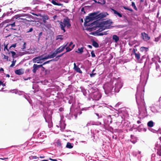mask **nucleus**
<instances>
[{"instance_id":"nucleus-61","label":"nucleus","mask_w":161,"mask_h":161,"mask_svg":"<svg viewBox=\"0 0 161 161\" xmlns=\"http://www.w3.org/2000/svg\"><path fill=\"white\" fill-rule=\"evenodd\" d=\"M65 53H63L61 54L58 55L57 56L56 58H59V57H62V56H63L64 55V54H65Z\"/></svg>"},{"instance_id":"nucleus-49","label":"nucleus","mask_w":161,"mask_h":161,"mask_svg":"<svg viewBox=\"0 0 161 161\" xmlns=\"http://www.w3.org/2000/svg\"><path fill=\"white\" fill-rule=\"evenodd\" d=\"M91 108V107H88L84 108L82 109V110L86 111V110H89V109L90 108Z\"/></svg>"},{"instance_id":"nucleus-40","label":"nucleus","mask_w":161,"mask_h":161,"mask_svg":"<svg viewBox=\"0 0 161 161\" xmlns=\"http://www.w3.org/2000/svg\"><path fill=\"white\" fill-rule=\"evenodd\" d=\"M9 92L12 93H14L16 94H17V93L18 92V90L16 89L10 90Z\"/></svg>"},{"instance_id":"nucleus-31","label":"nucleus","mask_w":161,"mask_h":161,"mask_svg":"<svg viewBox=\"0 0 161 161\" xmlns=\"http://www.w3.org/2000/svg\"><path fill=\"white\" fill-rule=\"evenodd\" d=\"M75 47V45H72V48H70L69 47V46L66 47L65 48H66V50L65 53L66 52H68L70 51L73 49Z\"/></svg>"},{"instance_id":"nucleus-64","label":"nucleus","mask_w":161,"mask_h":161,"mask_svg":"<svg viewBox=\"0 0 161 161\" xmlns=\"http://www.w3.org/2000/svg\"><path fill=\"white\" fill-rule=\"evenodd\" d=\"M119 17H122V14L118 12V13H117V14H116Z\"/></svg>"},{"instance_id":"nucleus-39","label":"nucleus","mask_w":161,"mask_h":161,"mask_svg":"<svg viewBox=\"0 0 161 161\" xmlns=\"http://www.w3.org/2000/svg\"><path fill=\"white\" fill-rule=\"evenodd\" d=\"M84 47H81L80 48H78V53H82L83 52Z\"/></svg>"},{"instance_id":"nucleus-56","label":"nucleus","mask_w":161,"mask_h":161,"mask_svg":"<svg viewBox=\"0 0 161 161\" xmlns=\"http://www.w3.org/2000/svg\"><path fill=\"white\" fill-rule=\"evenodd\" d=\"M5 22L6 23H11L12 21H13V20H11V19L10 20L7 19L5 21Z\"/></svg>"},{"instance_id":"nucleus-35","label":"nucleus","mask_w":161,"mask_h":161,"mask_svg":"<svg viewBox=\"0 0 161 161\" xmlns=\"http://www.w3.org/2000/svg\"><path fill=\"white\" fill-rule=\"evenodd\" d=\"M112 23V22L110 20H106L104 21V25H106L110 24Z\"/></svg>"},{"instance_id":"nucleus-1","label":"nucleus","mask_w":161,"mask_h":161,"mask_svg":"<svg viewBox=\"0 0 161 161\" xmlns=\"http://www.w3.org/2000/svg\"><path fill=\"white\" fill-rule=\"evenodd\" d=\"M149 70H144L142 72L139 84L137 88V92L136 94V102L139 110V114L143 118L147 115V112L144 99V87L148 79Z\"/></svg>"},{"instance_id":"nucleus-60","label":"nucleus","mask_w":161,"mask_h":161,"mask_svg":"<svg viewBox=\"0 0 161 161\" xmlns=\"http://www.w3.org/2000/svg\"><path fill=\"white\" fill-rule=\"evenodd\" d=\"M39 1L38 0H35L33 1V3L34 4H38Z\"/></svg>"},{"instance_id":"nucleus-37","label":"nucleus","mask_w":161,"mask_h":161,"mask_svg":"<svg viewBox=\"0 0 161 161\" xmlns=\"http://www.w3.org/2000/svg\"><path fill=\"white\" fill-rule=\"evenodd\" d=\"M68 43H67L66 45L61 46L59 47L62 52L65 49V47L67 46Z\"/></svg>"},{"instance_id":"nucleus-54","label":"nucleus","mask_w":161,"mask_h":161,"mask_svg":"<svg viewBox=\"0 0 161 161\" xmlns=\"http://www.w3.org/2000/svg\"><path fill=\"white\" fill-rule=\"evenodd\" d=\"M24 93V92L22 91H20L18 90V92L17 93V94H18L19 95H22Z\"/></svg>"},{"instance_id":"nucleus-25","label":"nucleus","mask_w":161,"mask_h":161,"mask_svg":"<svg viewBox=\"0 0 161 161\" xmlns=\"http://www.w3.org/2000/svg\"><path fill=\"white\" fill-rule=\"evenodd\" d=\"M80 88L81 89V91L83 93L84 95L85 96H86L87 95V91L84 88L81 87H80Z\"/></svg>"},{"instance_id":"nucleus-57","label":"nucleus","mask_w":161,"mask_h":161,"mask_svg":"<svg viewBox=\"0 0 161 161\" xmlns=\"http://www.w3.org/2000/svg\"><path fill=\"white\" fill-rule=\"evenodd\" d=\"M141 49L142 50H145V51H146L147 50V48L144 47H141Z\"/></svg>"},{"instance_id":"nucleus-38","label":"nucleus","mask_w":161,"mask_h":161,"mask_svg":"<svg viewBox=\"0 0 161 161\" xmlns=\"http://www.w3.org/2000/svg\"><path fill=\"white\" fill-rule=\"evenodd\" d=\"M56 39L57 40L60 39L61 40H62L63 39V36L62 35H59L57 36H56Z\"/></svg>"},{"instance_id":"nucleus-14","label":"nucleus","mask_w":161,"mask_h":161,"mask_svg":"<svg viewBox=\"0 0 161 161\" xmlns=\"http://www.w3.org/2000/svg\"><path fill=\"white\" fill-rule=\"evenodd\" d=\"M46 137V135L44 132L42 131L37 136H36V138L39 139L40 142H41V140L44 139Z\"/></svg>"},{"instance_id":"nucleus-63","label":"nucleus","mask_w":161,"mask_h":161,"mask_svg":"<svg viewBox=\"0 0 161 161\" xmlns=\"http://www.w3.org/2000/svg\"><path fill=\"white\" fill-rule=\"evenodd\" d=\"M96 74V73H91V74H90V76L91 77H93Z\"/></svg>"},{"instance_id":"nucleus-30","label":"nucleus","mask_w":161,"mask_h":161,"mask_svg":"<svg viewBox=\"0 0 161 161\" xmlns=\"http://www.w3.org/2000/svg\"><path fill=\"white\" fill-rule=\"evenodd\" d=\"M154 124V123L152 120H151L148 122L147 125L148 127H153Z\"/></svg>"},{"instance_id":"nucleus-17","label":"nucleus","mask_w":161,"mask_h":161,"mask_svg":"<svg viewBox=\"0 0 161 161\" xmlns=\"http://www.w3.org/2000/svg\"><path fill=\"white\" fill-rule=\"evenodd\" d=\"M15 73L17 75H20L23 74L24 71L23 69H20L15 70Z\"/></svg>"},{"instance_id":"nucleus-41","label":"nucleus","mask_w":161,"mask_h":161,"mask_svg":"<svg viewBox=\"0 0 161 161\" xmlns=\"http://www.w3.org/2000/svg\"><path fill=\"white\" fill-rule=\"evenodd\" d=\"M70 99L68 101V103L69 104H71L73 100V97H72L69 96Z\"/></svg>"},{"instance_id":"nucleus-46","label":"nucleus","mask_w":161,"mask_h":161,"mask_svg":"<svg viewBox=\"0 0 161 161\" xmlns=\"http://www.w3.org/2000/svg\"><path fill=\"white\" fill-rule=\"evenodd\" d=\"M38 158L36 156H31L29 157V158L31 160H32L33 159H36Z\"/></svg>"},{"instance_id":"nucleus-53","label":"nucleus","mask_w":161,"mask_h":161,"mask_svg":"<svg viewBox=\"0 0 161 161\" xmlns=\"http://www.w3.org/2000/svg\"><path fill=\"white\" fill-rule=\"evenodd\" d=\"M95 114L97 116L98 118H97V119H99L100 118H101L102 117V115H101V114H99L97 113H95Z\"/></svg>"},{"instance_id":"nucleus-59","label":"nucleus","mask_w":161,"mask_h":161,"mask_svg":"<svg viewBox=\"0 0 161 161\" xmlns=\"http://www.w3.org/2000/svg\"><path fill=\"white\" fill-rule=\"evenodd\" d=\"M111 10L114 12V14H117V13H118V12L116 10L113 8L111 9Z\"/></svg>"},{"instance_id":"nucleus-58","label":"nucleus","mask_w":161,"mask_h":161,"mask_svg":"<svg viewBox=\"0 0 161 161\" xmlns=\"http://www.w3.org/2000/svg\"><path fill=\"white\" fill-rule=\"evenodd\" d=\"M53 60H49V61H46L44 63H43V64H42V65H44V64H48L49 63V62L51 61H52Z\"/></svg>"},{"instance_id":"nucleus-45","label":"nucleus","mask_w":161,"mask_h":161,"mask_svg":"<svg viewBox=\"0 0 161 161\" xmlns=\"http://www.w3.org/2000/svg\"><path fill=\"white\" fill-rule=\"evenodd\" d=\"M16 45H17L16 43H15L13 44H12L9 47V49H10V50L13 49H12V47L15 48L16 47Z\"/></svg>"},{"instance_id":"nucleus-5","label":"nucleus","mask_w":161,"mask_h":161,"mask_svg":"<svg viewBox=\"0 0 161 161\" xmlns=\"http://www.w3.org/2000/svg\"><path fill=\"white\" fill-rule=\"evenodd\" d=\"M151 111L154 113H156L161 111V97L158 101L156 102L151 107Z\"/></svg>"},{"instance_id":"nucleus-33","label":"nucleus","mask_w":161,"mask_h":161,"mask_svg":"<svg viewBox=\"0 0 161 161\" xmlns=\"http://www.w3.org/2000/svg\"><path fill=\"white\" fill-rule=\"evenodd\" d=\"M92 45L94 47L96 48H97L99 47L98 44L97 42L94 41H92Z\"/></svg>"},{"instance_id":"nucleus-27","label":"nucleus","mask_w":161,"mask_h":161,"mask_svg":"<svg viewBox=\"0 0 161 161\" xmlns=\"http://www.w3.org/2000/svg\"><path fill=\"white\" fill-rule=\"evenodd\" d=\"M13 13H14V12L13 11L7 12L6 13H4L3 14V15H2V17H4L6 16H9L10 15H11Z\"/></svg>"},{"instance_id":"nucleus-48","label":"nucleus","mask_w":161,"mask_h":161,"mask_svg":"<svg viewBox=\"0 0 161 161\" xmlns=\"http://www.w3.org/2000/svg\"><path fill=\"white\" fill-rule=\"evenodd\" d=\"M8 44L4 45V51H5L6 50H7L8 53L10 51L9 50V48L8 49Z\"/></svg>"},{"instance_id":"nucleus-4","label":"nucleus","mask_w":161,"mask_h":161,"mask_svg":"<svg viewBox=\"0 0 161 161\" xmlns=\"http://www.w3.org/2000/svg\"><path fill=\"white\" fill-rule=\"evenodd\" d=\"M60 26L61 29L64 32L66 31L65 28L66 27L67 28H69L71 26L70 23V19L68 17L64 19L63 21H59Z\"/></svg>"},{"instance_id":"nucleus-62","label":"nucleus","mask_w":161,"mask_h":161,"mask_svg":"<svg viewBox=\"0 0 161 161\" xmlns=\"http://www.w3.org/2000/svg\"><path fill=\"white\" fill-rule=\"evenodd\" d=\"M161 151L157 150V154L159 156H161Z\"/></svg>"},{"instance_id":"nucleus-12","label":"nucleus","mask_w":161,"mask_h":161,"mask_svg":"<svg viewBox=\"0 0 161 161\" xmlns=\"http://www.w3.org/2000/svg\"><path fill=\"white\" fill-rule=\"evenodd\" d=\"M104 125H109L112 122V118L111 116L109 115L107 118H106L103 120Z\"/></svg>"},{"instance_id":"nucleus-20","label":"nucleus","mask_w":161,"mask_h":161,"mask_svg":"<svg viewBox=\"0 0 161 161\" xmlns=\"http://www.w3.org/2000/svg\"><path fill=\"white\" fill-rule=\"evenodd\" d=\"M112 39L115 42L117 43L119 41V38L117 35H114L112 36Z\"/></svg>"},{"instance_id":"nucleus-8","label":"nucleus","mask_w":161,"mask_h":161,"mask_svg":"<svg viewBox=\"0 0 161 161\" xmlns=\"http://www.w3.org/2000/svg\"><path fill=\"white\" fill-rule=\"evenodd\" d=\"M43 116L45 118L46 122L48 123V125L49 128L53 127V124L52 121V116L51 114L48 115L47 112L43 114Z\"/></svg>"},{"instance_id":"nucleus-15","label":"nucleus","mask_w":161,"mask_h":161,"mask_svg":"<svg viewBox=\"0 0 161 161\" xmlns=\"http://www.w3.org/2000/svg\"><path fill=\"white\" fill-rule=\"evenodd\" d=\"M142 38L145 41H147L150 39V37L148 36V35L145 32H142L141 33Z\"/></svg>"},{"instance_id":"nucleus-50","label":"nucleus","mask_w":161,"mask_h":161,"mask_svg":"<svg viewBox=\"0 0 161 161\" xmlns=\"http://www.w3.org/2000/svg\"><path fill=\"white\" fill-rule=\"evenodd\" d=\"M49 58V54L47 56H46L44 57H43L42 56V60L46 59H48Z\"/></svg>"},{"instance_id":"nucleus-52","label":"nucleus","mask_w":161,"mask_h":161,"mask_svg":"<svg viewBox=\"0 0 161 161\" xmlns=\"http://www.w3.org/2000/svg\"><path fill=\"white\" fill-rule=\"evenodd\" d=\"M56 52L57 53V54L61 52H62V51L60 50L59 48H57L56 50Z\"/></svg>"},{"instance_id":"nucleus-34","label":"nucleus","mask_w":161,"mask_h":161,"mask_svg":"<svg viewBox=\"0 0 161 161\" xmlns=\"http://www.w3.org/2000/svg\"><path fill=\"white\" fill-rule=\"evenodd\" d=\"M73 144L69 142H68L66 146V147L69 148H72L73 147Z\"/></svg>"},{"instance_id":"nucleus-3","label":"nucleus","mask_w":161,"mask_h":161,"mask_svg":"<svg viewBox=\"0 0 161 161\" xmlns=\"http://www.w3.org/2000/svg\"><path fill=\"white\" fill-rule=\"evenodd\" d=\"M89 92H90L89 94V97L92 99L93 100H99L101 97V94L99 92L97 89H91Z\"/></svg>"},{"instance_id":"nucleus-55","label":"nucleus","mask_w":161,"mask_h":161,"mask_svg":"<svg viewBox=\"0 0 161 161\" xmlns=\"http://www.w3.org/2000/svg\"><path fill=\"white\" fill-rule=\"evenodd\" d=\"M91 56L92 57H95V55L94 53V51H92L91 52Z\"/></svg>"},{"instance_id":"nucleus-26","label":"nucleus","mask_w":161,"mask_h":161,"mask_svg":"<svg viewBox=\"0 0 161 161\" xmlns=\"http://www.w3.org/2000/svg\"><path fill=\"white\" fill-rule=\"evenodd\" d=\"M57 54H58L57 53L56 51H54V52L52 53L49 54V58H54V57L56 56Z\"/></svg>"},{"instance_id":"nucleus-47","label":"nucleus","mask_w":161,"mask_h":161,"mask_svg":"<svg viewBox=\"0 0 161 161\" xmlns=\"http://www.w3.org/2000/svg\"><path fill=\"white\" fill-rule=\"evenodd\" d=\"M23 9L24 10V12H25L27 10H31V8L30 7H26L23 8Z\"/></svg>"},{"instance_id":"nucleus-13","label":"nucleus","mask_w":161,"mask_h":161,"mask_svg":"<svg viewBox=\"0 0 161 161\" xmlns=\"http://www.w3.org/2000/svg\"><path fill=\"white\" fill-rule=\"evenodd\" d=\"M15 21H12L11 22V23L8 24L6 27V28H7V29H6V30H8V29L13 30H14L16 31V28H13L14 27H15L16 26L15 25Z\"/></svg>"},{"instance_id":"nucleus-28","label":"nucleus","mask_w":161,"mask_h":161,"mask_svg":"<svg viewBox=\"0 0 161 161\" xmlns=\"http://www.w3.org/2000/svg\"><path fill=\"white\" fill-rule=\"evenodd\" d=\"M33 69L32 70L33 72V73H36L37 70L38 69V67H37V65L36 64H34L33 65Z\"/></svg>"},{"instance_id":"nucleus-10","label":"nucleus","mask_w":161,"mask_h":161,"mask_svg":"<svg viewBox=\"0 0 161 161\" xmlns=\"http://www.w3.org/2000/svg\"><path fill=\"white\" fill-rule=\"evenodd\" d=\"M72 108H70V112L68 114L67 113L65 114V116L69 119H71L74 118L76 119L77 116V114L75 112L72 111Z\"/></svg>"},{"instance_id":"nucleus-19","label":"nucleus","mask_w":161,"mask_h":161,"mask_svg":"<svg viewBox=\"0 0 161 161\" xmlns=\"http://www.w3.org/2000/svg\"><path fill=\"white\" fill-rule=\"evenodd\" d=\"M41 17L44 23H46L47 22L46 20L49 19V17L47 15H42Z\"/></svg>"},{"instance_id":"nucleus-36","label":"nucleus","mask_w":161,"mask_h":161,"mask_svg":"<svg viewBox=\"0 0 161 161\" xmlns=\"http://www.w3.org/2000/svg\"><path fill=\"white\" fill-rule=\"evenodd\" d=\"M106 28V26H105L104 25V26H101L97 31H98V32H101L102 31H103L105 30V29Z\"/></svg>"},{"instance_id":"nucleus-7","label":"nucleus","mask_w":161,"mask_h":161,"mask_svg":"<svg viewBox=\"0 0 161 161\" xmlns=\"http://www.w3.org/2000/svg\"><path fill=\"white\" fill-rule=\"evenodd\" d=\"M97 12H94L89 14L88 16H86L85 20V23H87L89 22L97 19Z\"/></svg>"},{"instance_id":"nucleus-6","label":"nucleus","mask_w":161,"mask_h":161,"mask_svg":"<svg viewBox=\"0 0 161 161\" xmlns=\"http://www.w3.org/2000/svg\"><path fill=\"white\" fill-rule=\"evenodd\" d=\"M152 63H151V64L153 66H155L156 69L157 71L160 70V66L157 62L158 61L159 63H161V56L159 57H155L153 58L152 59Z\"/></svg>"},{"instance_id":"nucleus-29","label":"nucleus","mask_w":161,"mask_h":161,"mask_svg":"<svg viewBox=\"0 0 161 161\" xmlns=\"http://www.w3.org/2000/svg\"><path fill=\"white\" fill-rule=\"evenodd\" d=\"M21 17V14H18L15 15L14 16L12 19L11 20H13V21H14L17 19L18 18H20Z\"/></svg>"},{"instance_id":"nucleus-51","label":"nucleus","mask_w":161,"mask_h":161,"mask_svg":"<svg viewBox=\"0 0 161 161\" xmlns=\"http://www.w3.org/2000/svg\"><path fill=\"white\" fill-rule=\"evenodd\" d=\"M33 30V29L32 28H30L29 30H26V32L27 33H29V32H31Z\"/></svg>"},{"instance_id":"nucleus-24","label":"nucleus","mask_w":161,"mask_h":161,"mask_svg":"<svg viewBox=\"0 0 161 161\" xmlns=\"http://www.w3.org/2000/svg\"><path fill=\"white\" fill-rule=\"evenodd\" d=\"M10 53H12V57L14 58H16L18 57L17 54L14 51H10L8 53V54H10Z\"/></svg>"},{"instance_id":"nucleus-42","label":"nucleus","mask_w":161,"mask_h":161,"mask_svg":"<svg viewBox=\"0 0 161 161\" xmlns=\"http://www.w3.org/2000/svg\"><path fill=\"white\" fill-rule=\"evenodd\" d=\"M16 61V60H14V59H13V61H12V64L10 66V67H13L15 65Z\"/></svg>"},{"instance_id":"nucleus-32","label":"nucleus","mask_w":161,"mask_h":161,"mask_svg":"<svg viewBox=\"0 0 161 161\" xmlns=\"http://www.w3.org/2000/svg\"><path fill=\"white\" fill-rule=\"evenodd\" d=\"M49 1L51 2L54 5L58 6H61L62 5V4L61 3H57L54 0H49Z\"/></svg>"},{"instance_id":"nucleus-16","label":"nucleus","mask_w":161,"mask_h":161,"mask_svg":"<svg viewBox=\"0 0 161 161\" xmlns=\"http://www.w3.org/2000/svg\"><path fill=\"white\" fill-rule=\"evenodd\" d=\"M97 20H100L106 16V15L103 13H100L98 14V12H97Z\"/></svg>"},{"instance_id":"nucleus-18","label":"nucleus","mask_w":161,"mask_h":161,"mask_svg":"<svg viewBox=\"0 0 161 161\" xmlns=\"http://www.w3.org/2000/svg\"><path fill=\"white\" fill-rule=\"evenodd\" d=\"M42 60V56L36 57L33 59V61L34 63H36L37 61H40Z\"/></svg>"},{"instance_id":"nucleus-21","label":"nucleus","mask_w":161,"mask_h":161,"mask_svg":"<svg viewBox=\"0 0 161 161\" xmlns=\"http://www.w3.org/2000/svg\"><path fill=\"white\" fill-rule=\"evenodd\" d=\"M21 17H26V18L29 19H31L32 18V16L29 14H21Z\"/></svg>"},{"instance_id":"nucleus-22","label":"nucleus","mask_w":161,"mask_h":161,"mask_svg":"<svg viewBox=\"0 0 161 161\" xmlns=\"http://www.w3.org/2000/svg\"><path fill=\"white\" fill-rule=\"evenodd\" d=\"M74 69L78 72L80 73H81L82 72L78 66H76L75 63L74 64Z\"/></svg>"},{"instance_id":"nucleus-44","label":"nucleus","mask_w":161,"mask_h":161,"mask_svg":"<svg viewBox=\"0 0 161 161\" xmlns=\"http://www.w3.org/2000/svg\"><path fill=\"white\" fill-rule=\"evenodd\" d=\"M107 34V32L104 31L102 33H98V35L99 36H103V35H106Z\"/></svg>"},{"instance_id":"nucleus-2","label":"nucleus","mask_w":161,"mask_h":161,"mask_svg":"<svg viewBox=\"0 0 161 161\" xmlns=\"http://www.w3.org/2000/svg\"><path fill=\"white\" fill-rule=\"evenodd\" d=\"M123 86V82L120 78L114 80L113 81L111 80L109 83L104 84L103 88L105 93L107 95L113 94L115 92H118L120 89Z\"/></svg>"},{"instance_id":"nucleus-23","label":"nucleus","mask_w":161,"mask_h":161,"mask_svg":"<svg viewBox=\"0 0 161 161\" xmlns=\"http://www.w3.org/2000/svg\"><path fill=\"white\" fill-rule=\"evenodd\" d=\"M133 51L134 52V54L135 55L136 58L138 60H139V59L140 58V53H135V49H133Z\"/></svg>"},{"instance_id":"nucleus-43","label":"nucleus","mask_w":161,"mask_h":161,"mask_svg":"<svg viewBox=\"0 0 161 161\" xmlns=\"http://www.w3.org/2000/svg\"><path fill=\"white\" fill-rule=\"evenodd\" d=\"M131 6L135 10H137V8L136 7V6L135 5V3L134 2H132L131 3Z\"/></svg>"},{"instance_id":"nucleus-11","label":"nucleus","mask_w":161,"mask_h":161,"mask_svg":"<svg viewBox=\"0 0 161 161\" xmlns=\"http://www.w3.org/2000/svg\"><path fill=\"white\" fill-rule=\"evenodd\" d=\"M66 125L64 123V122L63 120H61L60 121L59 125H56V127L59 129V130H61L62 131H63L65 129Z\"/></svg>"},{"instance_id":"nucleus-9","label":"nucleus","mask_w":161,"mask_h":161,"mask_svg":"<svg viewBox=\"0 0 161 161\" xmlns=\"http://www.w3.org/2000/svg\"><path fill=\"white\" fill-rule=\"evenodd\" d=\"M157 134L158 136L161 134V129L159 130L157 132ZM161 136L159 137L158 140L155 144V150L161 151Z\"/></svg>"}]
</instances>
